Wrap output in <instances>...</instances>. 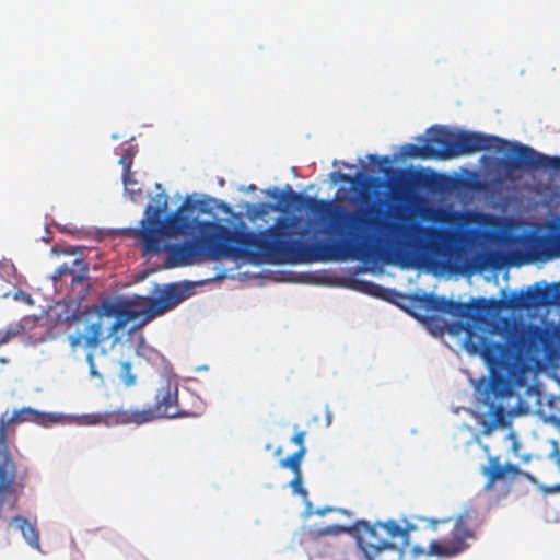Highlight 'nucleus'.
<instances>
[{
	"mask_svg": "<svg viewBox=\"0 0 560 560\" xmlns=\"http://www.w3.org/2000/svg\"><path fill=\"white\" fill-rule=\"evenodd\" d=\"M289 189L287 202L328 218L329 231L338 236L337 241L304 243L303 232H295L301 222L296 215H280L271 226L258 233L248 230L243 221L234 230L214 222V261L247 258L255 262L299 264L355 259L363 253L368 232L372 229L386 232L397 244L416 253L452 258L482 234L474 228L452 230L421 224L406 225L404 221L408 218L402 208L394 203L389 205V210H394V218L398 221H387L372 218L363 209L349 210L332 201Z\"/></svg>",
	"mask_w": 560,
	"mask_h": 560,
	"instance_id": "1",
	"label": "nucleus"
},
{
	"mask_svg": "<svg viewBox=\"0 0 560 560\" xmlns=\"http://www.w3.org/2000/svg\"><path fill=\"white\" fill-rule=\"evenodd\" d=\"M465 331L464 348L469 354L479 355L493 374L488 390L494 398H509L513 386H524L532 365L546 357L552 345L546 328L510 319H504L503 342L492 339L493 329L479 325H468Z\"/></svg>",
	"mask_w": 560,
	"mask_h": 560,
	"instance_id": "2",
	"label": "nucleus"
},
{
	"mask_svg": "<svg viewBox=\"0 0 560 560\" xmlns=\"http://www.w3.org/2000/svg\"><path fill=\"white\" fill-rule=\"evenodd\" d=\"M188 296V290L172 283L165 287L158 298L135 295L133 298H116L103 300L94 316H78L73 318L77 331L69 334L67 339L72 352L83 350L92 376H98L94 360L95 349L104 341L114 338L125 329L127 323L138 322L141 328L156 316L173 310Z\"/></svg>",
	"mask_w": 560,
	"mask_h": 560,
	"instance_id": "3",
	"label": "nucleus"
},
{
	"mask_svg": "<svg viewBox=\"0 0 560 560\" xmlns=\"http://www.w3.org/2000/svg\"><path fill=\"white\" fill-rule=\"evenodd\" d=\"M155 401L144 409H119L108 416V423L143 424L162 418L197 417L198 413L180 408L178 404V384L176 381L166 382L156 390Z\"/></svg>",
	"mask_w": 560,
	"mask_h": 560,
	"instance_id": "4",
	"label": "nucleus"
},
{
	"mask_svg": "<svg viewBox=\"0 0 560 560\" xmlns=\"http://www.w3.org/2000/svg\"><path fill=\"white\" fill-rule=\"evenodd\" d=\"M448 524H452L448 537L432 540L428 551H424L420 547H415L413 552L416 555L425 553L441 558H453L466 551L476 540V533L468 522V515L459 514L455 518L433 520L431 522L433 529H438L439 525Z\"/></svg>",
	"mask_w": 560,
	"mask_h": 560,
	"instance_id": "5",
	"label": "nucleus"
},
{
	"mask_svg": "<svg viewBox=\"0 0 560 560\" xmlns=\"http://www.w3.org/2000/svg\"><path fill=\"white\" fill-rule=\"evenodd\" d=\"M342 533L352 534L358 542V546L369 556L376 559L382 557L385 550H396V546L392 541H387L381 524L374 525L366 521H357L350 526L346 525H329L320 530L322 535H339Z\"/></svg>",
	"mask_w": 560,
	"mask_h": 560,
	"instance_id": "6",
	"label": "nucleus"
},
{
	"mask_svg": "<svg viewBox=\"0 0 560 560\" xmlns=\"http://www.w3.org/2000/svg\"><path fill=\"white\" fill-rule=\"evenodd\" d=\"M511 148L513 155L506 156L502 162L508 176L521 168L560 171V156L542 154L520 142L512 143Z\"/></svg>",
	"mask_w": 560,
	"mask_h": 560,
	"instance_id": "7",
	"label": "nucleus"
},
{
	"mask_svg": "<svg viewBox=\"0 0 560 560\" xmlns=\"http://www.w3.org/2000/svg\"><path fill=\"white\" fill-rule=\"evenodd\" d=\"M61 416L57 413H45L32 409L31 407H23L16 409L12 415L4 412L0 417V448L7 450L8 447V433L10 427L23 422H33L38 425L49 427L52 423L59 422Z\"/></svg>",
	"mask_w": 560,
	"mask_h": 560,
	"instance_id": "8",
	"label": "nucleus"
},
{
	"mask_svg": "<svg viewBox=\"0 0 560 560\" xmlns=\"http://www.w3.org/2000/svg\"><path fill=\"white\" fill-rule=\"evenodd\" d=\"M408 301L412 308L410 313L417 318H421L419 313H428L429 311L442 312L453 316H465L468 311L467 304L430 293L410 295Z\"/></svg>",
	"mask_w": 560,
	"mask_h": 560,
	"instance_id": "9",
	"label": "nucleus"
},
{
	"mask_svg": "<svg viewBox=\"0 0 560 560\" xmlns=\"http://www.w3.org/2000/svg\"><path fill=\"white\" fill-rule=\"evenodd\" d=\"M522 246L533 259H549L560 256V225L551 226L547 234H526L520 238Z\"/></svg>",
	"mask_w": 560,
	"mask_h": 560,
	"instance_id": "10",
	"label": "nucleus"
},
{
	"mask_svg": "<svg viewBox=\"0 0 560 560\" xmlns=\"http://www.w3.org/2000/svg\"><path fill=\"white\" fill-rule=\"evenodd\" d=\"M509 144L506 140L495 136L455 131L454 158L491 149L502 151Z\"/></svg>",
	"mask_w": 560,
	"mask_h": 560,
	"instance_id": "11",
	"label": "nucleus"
},
{
	"mask_svg": "<svg viewBox=\"0 0 560 560\" xmlns=\"http://www.w3.org/2000/svg\"><path fill=\"white\" fill-rule=\"evenodd\" d=\"M480 472L486 477L485 490L492 491L495 483L499 481L509 482L514 480L517 476H523L526 479L532 480L530 474L520 469L517 465L500 463L498 456H490L488 464L480 469Z\"/></svg>",
	"mask_w": 560,
	"mask_h": 560,
	"instance_id": "12",
	"label": "nucleus"
},
{
	"mask_svg": "<svg viewBox=\"0 0 560 560\" xmlns=\"http://www.w3.org/2000/svg\"><path fill=\"white\" fill-rule=\"evenodd\" d=\"M427 143L432 159H454L455 131L443 126L431 127Z\"/></svg>",
	"mask_w": 560,
	"mask_h": 560,
	"instance_id": "13",
	"label": "nucleus"
},
{
	"mask_svg": "<svg viewBox=\"0 0 560 560\" xmlns=\"http://www.w3.org/2000/svg\"><path fill=\"white\" fill-rule=\"evenodd\" d=\"M71 279V287L74 289L77 285L88 287V267L83 259L74 258L70 264L63 262L59 266L51 276L55 287L57 288L63 278Z\"/></svg>",
	"mask_w": 560,
	"mask_h": 560,
	"instance_id": "14",
	"label": "nucleus"
},
{
	"mask_svg": "<svg viewBox=\"0 0 560 560\" xmlns=\"http://www.w3.org/2000/svg\"><path fill=\"white\" fill-rule=\"evenodd\" d=\"M557 290L558 285L555 288H540L536 284L535 287H529L526 291H522L525 310L551 304Z\"/></svg>",
	"mask_w": 560,
	"mask_h": 560,
	"instance_id": "15",
	"label": "nucleus"
},
{
	"mask_svg": "<svg viewBox=\"0 0 560 560\" xmlns=\"http://www.w3.org/2000/svg\"><path fill=\"white\" fill-rule=\"evenodd\" d=\"M380 524L387 541H392L393 539L400 537L405 545L408 544L410 532L416 529V526L412 524H407L406 527H401L393 520Z\"/></svg>",
	"mask_w": 560,
	"mask_h": 560,
	"instance_id": "16",
	"label": "nucleus"
},
{
	"mask_svg": "<svg viewBox=\"0 0 560 560\" xmlns=\"http://www.w3.org/2000/svg\"><path fill=\"white\" fill-rule=\"evenodd\" d=\"M505 410L502 405L491 404L488 413L483 416L482 432L490 434L495 428L504 423Z\"/></svg>",
	"mask_w": 560,
	"mask_h": 560,
	"instance_id": "17",
	"label": "nucleus"
},
{
	"mask_svg": "<svg viewBox=\"0 0 560 560\" xmlns=\"http://www.w3.org/2000/svg\"><path fill=\"white\" fill-rule=\"evenodd\" d=\"M195 208V202L190 199V197H186L179 207L178 211L175 214L170 215L165 221V229L168 231L171 235L177 234L182 231L183 223L186 220L180 212L186 210H192Z\"/></svg>",
	"mask_w": 560,
	"mask_h": 560,
	"instance_id": "18",
	"label": "nucleus"
},
{
	"mask_svg": "<svg viewBox=\"0 0 560 560\" xmlns=\"http://www.w3.org/2000/svg\"><path fill=\"white\" fill-rule=\"evenodd\" d=\"M14 523L21 529L26 541L34 548H39V535L35 526L22 516L14 518Z\"/></svg>",
	"mask_w": 560,
	"mask_h": 560,
	"instance_id": "19",
	"label": "nucleus"
},
{
	"mask_svg": "<svg viewBox=\"0 0 560 560\" xmlns=\"http://www.w3.org/2000/svg\"><path fill=\"white\" fill-rule=\"evenodd\" d=\"M429 218L433 222L443 224H455L459 221L460 215L456 212H452L442 208L431 209Z\"/></svg>",
	"mask_w": 560,
	"mask_h": 560,
	"instance_id": "20",
	"label": "nucleus"
},
{
	"mask_svg": "<svg viewBox=\"0 0 560 560\" xmlns=\"http://www.w3.org/2000/svg\"><path fill=\"white\" fill-rule=\"evenodd\" d=\"M306 454V447L299 448L291 456L281 460L280 465L283 468H289L293 471V474L302 472L301 471V462Z\"/></svg>",
	"mask_w": 560,
	"mask_h": 560,
	"instance_id": "21",
	"label": "nucleus"
},
{
	"mask_svg": "<svg viewBox=\"0 0 560 560\" xmlns=\"http://www.w3.org/2000/svg\"><path fill=\"white\" fill-rule=\"evenodd\" d=\"M401 152L405 156L409 158H421L423 160L432 159L429 143L425 142L423 145L406 144L402 147Z\"/></svg>",
	"mask_w": 560,
	"mask_h": 560,
	"instance_id": "22",
	"label": "nucleus"
},
{
	"mask_svg": "<svg viewBox=\"0 0 560 560\" xmlns=\"http://www.w3.org/2000/svg\"><path fill=\"white\" fill-rule=\"evenodd\" d=\"M113 412H107V413H91V415H83L80 419V424H83V425H95V424H100V423H105L106 425H113L114 423H108V416L112 415ZM116 425L118 423H115Z\"/></svg>",
	"mask_w": 560,
	"mask_h": 560,
	"instance_id": "23",
	"label": "nucleus"
},
{
	"mask_svg": "<svg viewBox=\"0 0 560 560\" xmlns=\"http://www.w3.org/2000/svg\"><path fill=\"white\" fill-rule=\"evenodd\" d=\"M503 303H504V306L509 310H513V311L525 310L522 291L512 292L510 298L508 300H504Z\"/></svg>",
	"mask_w": 560,
	"mask_h": 560,
	"instance_id": "24",
	"label": "nucleus"
},
{
	"mask_svg": "<svg viewBox=\"0 0 560 560\" xmlns=\"http://www.w3.org/2000/svg\"><path fill=\"white\" fill-rule=\"evenodd\" d=\"M122 182L125 185V189L133 197L136 192H140V189L136 190L133 186L137 185V180L135 178L133 173L131 170L126 167V170L122 172Z\"/></svg>",
	"mask_w": 560,
	"mask_h": 560,
	"instance_id": "25",
	"label": "nucleus"
},
{
	"mask_svg": "<svg viewBox=\"0 0 560 560\" xmlns=\"http://www.w3.org/2000/svg\"><path fill=\"white\" fill-rule=\"evenodd\" d=\"M120 378L126 386L135 384L136 376L131 373V364L129 362L121 363Z\"/></svg>",
	"mask_w": 560,
	"mask_h": 560,
	"instance_id": "26",
	"label": "nucleus"
},
{
	"mask_svg": "<svg viewBox=\"0 0 560 560\" xmlns=\"http://www.w3.org/2000/svg\"><path fill=\"white\" fill-rule=\"evenodd\" d=\"M290 487L294 493L306 497L307 491L302 487V472L294 474L293 479L290 481Z\"/></svg>",
	"mask_w": 560,
	"mask_h": 560,
	"instance_id": "27",
	"label": "nucleus"
},
{
	"mask_svg": "<svg viewBox=\"0 0 560 560\" xmlns=\"http://www.w3.org/2000/svg\"><path fill=\"white\" fill-rule=\"evenodd\" d=\"M423 322H425L431 329L436 328L441 332L445 328V322L436 315L425 316L423 317Z\"/></svg>",
	"mask_w": 560,
	"mask_h": 560,
	"instance_id": "28",
	"label": "nucleus"
},
{
	"mask_svg": "<svg viewBox=\"0 0 560 560\" xmlns=\"http://www.w3.org/2000/svg\"><path fill=\"white\" fill-rule=\"evenodd\" d=\"M16 335L18 330L12 328L0 330V346L9 342Z\"/></svg>",
	"mask_w": 560,
	"mask_h": 560,
	"instance_id": "29",
	"label": "nucleus"
},
{
	"mask_svg": "<svg viewBox=\"0 0 560 560\" xmlns=\"http://www.w3.org/2000/svg\"><path fill=\"white\" fill-rule=\"evenodd\" d=\"M305 432L304 431H300V432H296L292 438H291V441L299 445V448H302V447H305L304 445V441H305Z\"/></svg>",
	"mask_w": 560,
	"mask_h": 560,
	"instance_id": "30",
	"label": "nucleus"
},
{
	"mask_svg": "<svg viewBox=\"0 0 560 560\" xmlns=\"http://www.w3.org/2000/svg\"><path fill=\"white\" fill-rule=\"evenodd\" d=\"M369 160L371 162H376L380 165L392 163V160L388 155H384V156L369 155Z\"/></svg>",
	"mask_w": 560,
	"mask_h": 560,
	"instance_id": "31",
	"label": "nucleus"
},
{
	"mask_svg": "<svg viewBox=\"0 0 560 560\" xmlns=\"http://www.w3.org/2000/svg\"><path fill=\"white\" fill-rule=\"evenodd\" d=\"M392 199L393 201L395 202H401V201H405L406 200V195H405V191L400 190V189H395L392 191Z\"/></svg>",
	"mask_w": 560,
	"mask_h": 560,
	"instance_id": "32",
	"label": "nucleus"
},
{
	"mask_svg": "<svg viewBox=\"0 0 560 560\" xmlns=\"http://www.w3.org/2000/svg\"><path fill=\"white\" fill-rule=\"evenodd\" d=\"M271 207L270 205H267V203H264V205H259L256 209H255V212H254V217L255 218H261L262 215H265L267 213V209Z\"/></svg>",
	"mask_w": 560,
	"mask_h": 560,
	"instance_id": "33",
	"label": "nucleus"
},
{
	"mask_svg": "<svg viewBox=\"0 0 560 560\" xmlns=\"http://www.w3.org/2000/svg\"><path fill=\"white\" fill-rule=\"evenodd\" d=\"M119 164L122 165L124 167V171L126 170V167H128L129 170H131V165H132V160L131 158H128V156H121L119 159Z\"/></svg>",
	"mask_w": 560,
	"mask_h": 560,
	"instance_id": "34",
	"label": "nucleus"
},
{
	"mask_svg": "<svg viewBox=\"0 0 560 560\" xmlns=\"http://www.w3.org/2000/svg\"><path fill=\"white\" fill-rule=\"evenodd\" d=\"M334 175H336V173H334ZM337 176H338L339 180H341V182L353 183V179L347 174L338 173Z\"/></svg>",
	"mask_w": 560,
	"mask_h": 560,
	"instance_id": "35",
	"label": "nucleus"
},
{
	"mask_svg": "<svg viewBox=\"0 0 560 560\" xmlns=\"http://www.w3.org/2000/svg\"><path fill=\"white\" fill-rule=\"evenodd\" d=\"M522 460H523L524 463H528V462L530 460V455H525V456H523V457H522Z\"/></svg>",
	"mask_w": 560,
	"mask_h": 560,
	"instance_id": "36",
	"label": "nucleus"
},
{
	"mask_svg": "<svg viewBox=\"0 0 560 560\" xmlns=\"http://www.w3.org/2000/svg\"><path fill=\"white\" fill-rule=\"evenodd\" d=\"M373 288H374V290H375V291H383V288H382V287H380V285H374V284H373Z\"/></svg>",
	"mask_w": 560,
	"mask_h": 560,
	"instance_id": "37",
	"label": "nucleus"
},
{
	"mask_svg": "<svg viewBox=\"0 0 560 560\" xmlns=\"http://www.w3.org/2000/svg\"><path fill=\"white\" fill-rule=\"evenodd\" d=\"M340 512H341V513H343V514H346V515H348V516H351V515H352V514H351L350 512H348V511H340Z\"/></svg>",
	"mask_w": 560,
	"mask_h": 560,
	"instance_id": "38",
	"label": "nucleus"
},
{
	"mask_svg": "<svg viewBox=\"0 0 560 560\" xmlns=\"http://www.w3.org/2000/svg\"><path fill=\"white\" fill-rule=\"evenodd\" d=\"M517 446H518V445H517V443L515 442V443H514V445H513V447H514V451H515V452L517 451Z\"/></svg>",
	"mask_w": 560,
	"mask_h": 560,
	"instance_id": "39",
	"label": "nucleus"
}]
</instances>
